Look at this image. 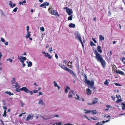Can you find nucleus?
Listing matches in <instances>:
<instances>
[{
	"label": "nucleus",
	"instance_id": "1",
	"mask_svg": "<svg viewBox=\"0 0 125 125\" xmlns=\"http://www.w3.org/2000/svg\"><path fill=\"white\" fill-rule=\"evenodd\" d=\"M94 53L95 54V58L97 61L100 62L103 68H104L106 65V62L103 59L99 53L97 51L94 50Z\"/></svg>",
	"mask_w": 125,
	"mask_h": 125
},
{
	"label": "nucleus",
	"instance_id": "2",
	"mask_svg": "<svg viewBox=\"0 0 125 125\" xmlns=\"http://www.w3.org/2000/svg\"><path fill=\"white\" fill-rule=\"evenodd\" d=\"M59 65L63 69L68 71L73 76L74 78L76 77V75L75 73L73 71L67 68L64 65L63 66L62 64H60Z\"/></svg>",
	"mask_w": 125,
	"mask_h": 125
},
{
	"label": "nucleus",
	"instance_id": "3",
	"mask_svg": "<svg viewBox=\"0 0 125 125\" xmlns=\"http://www.w3.org/2000/svg\"><path fill=\"white\" fill-rule=\"evenodd\" d=\"M16 89L17 92H20L21 91H24L27 93H30L31 95H32L33 94L32 91H29L26 87H23L20 89L16 88Z\"/></svg>",
	"mask_w": 125,
	"mask_h": 125
},
{
	"label": "nucleus",
	"instance_id": "4",
	"mask_svg": "<svg viewBox=\"0 0 125 125\" xmlns=\"http://www.w3.org/2000/svg\"><path fill=\"white\" fill-rule=\"evenodd\" d=\"M74 35L75 36V38L78 40H80L81 39L80 35L78 31H76L74 33Z\"/></svg>",
	"mask_w": 125,
	"mask_h": 125
},
{
	"label": "nucleus",
	"instance_id": "5",
	"mask_svg": "<svg viewBox=\"0 0 125 125\" xmlns=\"http://www.w3.org/2000/svg\"><path fill=\"white\" fill-rule=\"evenodd\" d=\"M110 119H109L108 120H107L105 121H103L102 122H98L95 125H102V124H101V123L103 124L105 123V122H107L110 121Z\"/></svg>",
	"mask_w": 125,
	"mask_h": 125
},
{
	"label": "nucleus",
	"instance_id": "6",
	"mask_svg": "<svg viewBox=\"0 0 125 125\" xmlns=\"http://www.w3.org/2000/svg\"><path fill=\"white\" fill-rule=\"evenodd\" d=\"M33 117V115L32 114L29 115L28 116H27V118L26 119V121H29L31 119H32Z\"/></svg>",
	"mask_w": 125,
	"mask_h": 125
},
{
	"label": "nucleus",
	"instance_id": "7",
	"mask_svg": "<svg viewBox=\"0 0 125 125\" xmlns=\"http://www.w3.org/2000/svg\"><path fill=\"white\" fill-rule=\"evenodd\" d=\"M86 83H87L88 85L91 86H92L94 85V81L93 80L91 81H90L89 80V82H87Z\"/></svg>",
	"mask_w": 125,
	"mask_h": 125
},
{
	"label": "nucleus",
	"instance_id": "8",
	"mask_svg": "<svg viewBox=\"0 0 125 125\" xmlns=\"http://www.w3.org/2000/svg\"><path fill=\"white\" fill-rule=\"evenodd\" d=\"M51 14L54 15H58L59 17L60 16L58 13L55 10H54L52 11Z\"/></svg>",
	"mask_w": 125,
	"mask_h": 125
},
{
	"label": "nucleus",
	"instance_id": "9",
	"mask_svg": "<svg viewBox=\"0 0 125 125\" xmlns=\"http://www.w3.org/2000/svg\"><path fill=\"white\" fill-rule=\"evenodd\" d=\"M115 72L117 74H120L122 75H125L124 73L121 71L116 70L115 71Z\"/></svg>",
	"mask_w": 125,
	"mask_h": 125
},
{
	"label": "nucleus",
	"instance_id": "10",
	"mask_svg": "<svg viewBox=\"0 0 125 125\" xmlns=\"http://www.w3.org/2000/svg\"><path fill=\"white\" fill-rule=\"evenodd\" d=\"M86 91L87 92V94L88 95H90L92 94L91 91L89 88L86 89Z\"/></svg>",
	"mask_w": 125,
	"mask_h": 125
},
{
	"label": "nucleus",
	"instance_id": "11",
	"mask_svg": "<svg viewBox=\"0 0 125 125\" xmlns=\"http://www.w3.org/2000/svg\"><path fill=\"white\" fill-rule=\"evenodd\" d=\"M98 99L96 97H95L94 98V100L93 101V104H97L98 103Z\"/></svg>",
	"mask_w": 125,
	"mask_h": 125
},
{
	"label": "nucleus",
	"instance_id": "12",
	"mask_svg": "<svg viewBox=\"0 0 125 125\" xmlns=\"http://www.w3.org/2000/svg\"><path fill=\"white\" fill-rule=\"evenodd\" d=\"M84 81L85 82V83L87 82H89V80H87V76H86V74H84Z\"/></svg>",
	"mask_w": 125,
	"mask_h": 125
},
{
	"label": "nucleus",
	"instance_id": "13",
	"mask_svg": "<svg viewBox=\"0 0 125 125\" xmlns=\"http://www.w3.org/2000/svg\"><path fill=\"white\" fill-rule=\"evenodd\" d=\"M97 49L98 52L101 53L102 52V51L101 49V47L100 46L98 45L97 47Z\"/></svg>",
	"mask_w": 125,
	"mask_h": 125
},
{
	"label": "nucleus",
	"instance_id": "14",
	"mask_svg": "<svg viewBox=\"0 0 125 125\" xmlns=\"http://www.w3.org/2000/svg\"><path fill=\"white\" fill-rule=\"evenodd\" d=\"M69 26L71 28H74L75 27V24L73 23H71L69 25Z\"/></svg>",
	"mask_w": 125,
	"mask_h": 125
},
{
	"label": "nucleus",
	"instance_id": "15",
	"mask_svg": "<svg viewBox=\"0 0 125 125\" xmlns=\"http://www.w3.org/2000/svg\"><path fill=\"white\" fill-rule=\"evenodd\" d=\"M39 104H40L41 105H45V103L43 102V100L41 99L38 102Z\"/></svg>",
	"mask_w": 125,
	"mask_h": 125
},
{
	"label": "nucleus",
	"instance_id": "16",
	"mask_svg": "<svg viewBox=\"0 0 125 125\" xmlns=\"http://www.w3.org/2000/svg\"><path fill=\"white\" fill-rule=\"evenodd\" d=\"M27 63H28L27 66L28 67H31L32 65V63L31 61H29V62L27 61L26 62Z\"/></svg>",
	"mask_w": 125,
	"mask_h": 125
},
{
	"label": "nucleus",
	"instance_id": "17",
	"mask_svg": "<svg viewBox=\"0 0 125 125\" xmlns=\"http://www.w3.org/2000/svg\"><path fill=\"white\" fill-rule=\"evenodd\" d=\"M5 93L9 95H13L14 94L13 93H11V92L9 91H6L5 92Z\"/></svg>",
	"mask_w": 125,
	"mask_h": 125
},
{
	"label": "nucleus",
	"instance_id": "18",
	"mask_svg": "<svg viewBox=\"0 0 125 125\" xmlns=\"http://www.w3.org/2000/svg\"><path fill=\"white\" fill-rule=\"evenodd\" d=\"M99 40L102 41V40H104V37L101 35H99Z\"/></svg>",
	"mask_w": 125,
	"mask_h": 125
},
{
	"label": "nucleus",
	"instance_id": "19",
	"mask_svg": "<svg viewBox=\"0 0 125 125\" xmlns=\"http://www.w3.org/2000/svg\"><path fill=\"white\" fill-rule=\"evenodd\" d=\"M46 57H47L48 58L51 59L52 58V57L50 56V55L48 54V53H47L45 55Z\"/></svg>",
	"mask_w": 125,
	"mask_h": 125
},
{
	"label": "nucleus",
	"instance_id": "20",
	"mask_svg": "<svg viewBox=\"0 0 125 125\" xmlns=\"http://www.w3.org/2000/svg\"><path fill=\"white\" fill-rule=\"evenodd\" d=\"M121 105H122V110H124L125 109V104L122 103Z\"/></svg>",
	"mask_w": 125,
	"mask_h": 125
},
{
	"label": "nucleus",
	"instance_id": "21",
	"mask_svg": "<svg viewBox=\"0 0 125 125\" xmlns=\"http://www.w3.org/2000/svg\"><path fill=\"white\" fill-rule=\"evenodd\" d=\"M91 112L93 115L96 114L97 113V112H96V110H94L92 111H91Z\"/></svg>",
	"mask_w": 125,
	"mask_h": 125
},
{
	"label": "nucleus",
	"instance_id": "22",
	"mask_svg": "<svg viewBox=\"0 0 125 125\" xmlns=\"http://www.w3.org/2000/svg\"><path fill=\"white\" fill-rule=\"evenodd\" d=\"M70 88L68 86H67L66 87V88L65 89V91L66 93H67L68 92L67 89L70 90Z\"/></svg>",
	"mask_w": 125,
	"mask_h": 125
},
{
	"label": "nucleus",
	"instance_id": "23",
	"mask_svg": "<svg viewBox=\"0 0 125 125\" xmlns=\"http://www.w3.org/2000/svg\"><path fill=\"white\" fill-rule=\"evenodd\" d=\"M46 3H47L46 1L44 2L43 4H41L40 6V7H44V6H46Z\"/></svg>",
	"mask_w": 125,
	"mask_h": 125
},
{
	"label": "nucleus",
	"instance_id": "24",
	"mask_svg": "<svg viewBox=\"0 0 125 125\" xmlns=\"http://www.w3.org/2000/svg\"><path fill=\"white\" fill-rule=\"evenodd\" d=\"M7 112L6 110H4L3 114H2V115L3 116L6 117L7 116L6 115Z\"/></svg>",
	"mask_w": 125,
	"mask_h": 125
},
{
	"label": "nucleus",
	"instance_id": "25",
	"mask_svg": "<svg viewBox=\"0 0 125 125\" xmlns=\"http://www.w3.org/2000/svg\"><path fill=\"white\" fill-rule=\"evenodd\" d=\"M90 45L91 46H96V44H94L92 41H90Z\"/></svg>",
	"mask_w": 125,
	"mask_h": 125
},
{
	"label": "nucleus",
	"instance_id": "26",
	"mask_svg": "<svg viewBox=\"0 0 125 125\" xmlns=\"http://www.w3.org/2000/svg\"><path fill=\"white\" fill-rule=\"evenodd\" d=\"M30 33V32H29L27 34L26 36V38H29L31 36V34L29 33Z\"/></svg>",
	"mask_w": 125,
	"mask_h": 125
},
{
	"label": "nucleus",
	"instance_id": "27",
	"mask_svg": "<svg viewBox=\"0 0 125 125\" xmlns=\"http://www.w3.org/2000/svg\"><path fill=\"white\" fill-rule=\"evenodd\" d=\"M109 83V82H108V80H106L104 82V84L106 85H108Z\"/></svg>",
	"mask_w": 125,
	"mask_h": 125
},
{
	"label": "nucleus",
	"instance_id": "28",
	"mask_svg": "<svg viewBox=\"0 0 125 125\" xmlns=\"http://www.w3.org/2000/svg\"><path fill=\"white\" fill-rule=\"evenodd\" d=\"M73 19V17L72 15H71L69 16L68 19V20L71 21Z\"/></svg>",
	"mask_w": 125,
	"mask_h": 125
},
{
	"label": "nucleus",
	"instance_id": "29",
	"mask_svg": "<svg viewBox=\"0 0 125 125\" xmlns=\"http://www.w3.org/2000/svg\"><path fill=\"white\" fill-rule=\"evenodd\" d=\"M15 82V78H12V80L11 81V83L12 84H13Z\"/></svg>",
	"mask_w": 125,
	"mask_h": 125
},
{
	"label": "nucleus",
	"instance_id": "30",
	"mask_svg": "<svg viewBox=\"0 0 125 125\" xmlns=\"http://www.w3.org/2000/svg\"><path fill=\"white\" fill-rule=\"evenodd\" d=\"M68 10H69V12L68 13V15H70L72 13V11L71 10V9H68Z\"/></svg>",
	"mask_w": 125,
	"mask_h": 125
},
{
	"label": "nucleus",
	"instance_id": "31",
	"mask_svg": "<svg viewBox=\"0 0 125 125\" xmlns=\"http://www.w3.org/2000/svg\"><path fill=\"white\" fill-rule=\"evenodd\" d=\"M84 111H87L86 112H85V114H88L89 113H90L91 112V110H86L85 109L84 110Z\"/></svg>",
	"mask_w": 125,
	"mask_h": 125
},
{
	"label": "nucleus",
	"instance_id": "32",
	"mask_svg": "<svg viewBox=\"0 0 125 125\" xmlns=\"http://www.w3.org/2000/svg\"><path fill=\"white\" fill-rule=\"evenodd\" d=\"M15 86L16 87H20V85H19L17 83V82H16L15 83Z\"/></svg>",
	"mask_w": 125,
	"mask_h": 125
},
{
	"label": "nucleus",
	"instance_id": "33",
	"mask_svg": "<svg viewBox=\"0 0 125 125\" xmlns=\"http://www.w3.org/2000/svg\"><path fill=\"white\" fill-rule=\"evenodd\" d=\"M40 30L42 31H44V28L43 27H42L40 28Z\"/></svg>",
	"mask_w": 125,
	"mask_h": 125
},
{
	"label": "nucleus",
	"instance_id": "34",
	"mask_svg": "<svg viewBox=\"0 0 125 125\" xmlns=\"http://www.w3.org/2000/svg\"><path fill=\"white\" fill-rule=\"evenodd\" d=\"M76 96L77 97H75V98L77 100H78L79 99V96L77 94L76 95Z\"/></svg>",
	"mask_w": 125,
	"mask_h": 125
},
{
	"label": "nucleus",
	"instance_id": "35",
	"mask_svg": "<svg viewBox=\"0 0 125 125\" xmlns=\"http://www.w3.org/2000/svg\"><path fill=\"white\" fill-rule=\"evenodd\" d=\"M90 118L94 120H97V118L96 117H94V118L91 117Z\"/></svg>",
	"mask_w": 125,
	"mask_h": 125
},
{
	"label": "nucleus",
	"instance_id": "36",
	"mask_svg": "<svg viewBox=\"0 0 125 125\" xmlns=\"http://www.w3.org/2000/svg\"><path fill=\"white\" fill-rule=\"evenodd\" d=\"M121 99H118V100H117L116 101V102L117 103H119V102H121Z\"/></svg>",
	"mask_w": 125,
	"mask_h": 125
},
{
	"label": "nucleus",
	"instance_id": "37",
	"mask_svg": "<svg viewBox=\"0 0 125 125\" xmlns=\"http://www.w3.org/2000/svg\"><path fill=\"white\" fill-rule=\"evenodd\" d=\"M53 83H54V85L55 87H56L58 85L57 83L55 81L53 82Z\"/></svg>",
	"mask_w": 125,
	"mask_h": 125
},
{
	"label": "nucleus",
	"instance_id": "38",
	"mask_svg": "<svg viewBox=\"0 0 125 125\" xmlns=\"http://www.w3.org/2000/svg\"><path fill=\"white\" fill-rule=\"evenodd\" d=\"M114 83V84H115L116 86H121V85L120 84L118 83Z\"/></svg>",
	"mask_w": 125,
	"mask_h": 125
},
{
	"label": "nucleus",
	"instance_id": "39",
	"mask_svg": "<svg viewBox=\"0 0 125 125\" xmlns=\"http://www.w3.org/2000/svg\"><path fill=\"white\" fill-rule=\"evenodd\" d=\"M7 61H9L10 62H12L13 60L12 59H11L10 58H9V59H7Z\"/></svg>",
	"mask_w": 125,
	"mask_h": 125
},
{
	"label": "nucleus",
	"instance_id": "40",
	"mask_svg": "<svg viewBox=\"0 0 125 125\" xmlns=\"http://www.w3.org/2000/svg\"><path fill=\"white\" fill-rule=\"evenodd\" d=\"M92 39L95 43H96L97 42L96 40L94 38H92Z\"/></svg>",
	"mask_w": 125,
	"mask_h": 125
},
{
	"label": "nucleus",
	"instance_id": "41",
	"mask_svg": "<svg viewBox=\"0 0 125 125\" xmlns=\"http://www.w3.org/2000/svg\"><path fill=\"white\" fill-rule=\"evenodd\" d=\"M38 91V90H34L32 92H33L34 93H37Z\"/></svg>",
	"mask_w": 125,
	"mask_h": 125
},
{
	"label": "nucleus",
	"instance_id": "42",
	"mask_svg": "<svg viewBox=\"0 0 125 125\" xmlns=\"http://www.w3.org/2000/svg\"><path fill=\"white\" fill-rule=\"evenodd\" d=\"M17 9L18 8L17 7H16L13 10V11L14 12H16L17 11Z\"/></svg>",
	"mask_w": 125,
	"mask_h": 125
},
{
	"label": "nucleus",
	"instance_id": "43",
	"mask_svg": "<svg viewBox=\"0 0 125 125\" xmlns=\"http://www.w3.org/2000/svg\"><path fill=\"white\" fill-rule=\"evenodd\" d=\"M80 41V42L82 44V47L83 48L84 47V45H83V43L82 41V40H81V39L80 40H79Z\"/></svg>",
	"mask_w": 125,
	"mask_h": 125
},
{
	"label": "nucleus",
	"instance_id": "44",
	"mask_svg": "<svg viewBox=\"0 0 125 125\" xmlns=\"http://www.w3.org/2000/svg\"><path fill=\"white\" fill-rule=\"evenodd\" d=\"M69 93H72L74 95V91L72 90H70L69 92Z\"/></svg>",
	"mask_w": 125,
	"mask_h": 125
},
{
	"label": "nucleus",
	"instance_id": "45",
	"mask_svg": "<svg viewBox=\"0 0 125 125\" xmlns=\"http://www.w3.org/2000/svg\"><path fill=\"white\" fill-rule=\"evenodd\" d=\"M49 51L51 53L52 52V48L51 47V48H49Z\"/></svg>",
	"mask_w": 125,
	"mask_h": 125
},
{
	"label": "nucleus",
	"instance_id": "46",
	"mask_svg": "<svg viewBox=\"0 0 125 125\" xmlns=\"http://www.w3.org/2000/svg\"><path fill=\"white\" fill-rule=\"evenodd\" d=\"M22 60H24V61L26 60L27 59L26 58V57H22Z\"/></svg>",
	"mask_w": 125,
	"mask_h": 125
},
{
	"label": "nucleus",
	"instance_id": "47",
	"mask_svg": "<svg viewBox=\"0 0 125 125\" xmlns=\"http://www.w3.org/2000/svg\"><path fill=\"white\" fill-rule=\"evenodd\" d=\"M116 97L118 99H119V98H121V96L120 95H116Z\"/></svg>",
	"mask_w": 125,
	"mask_h": 125
},
{
	"label": "nucleus",
	"instance_id": "48",
	"mask_svg": "<svg viewBox=\"0 0 125 125\" xmlns=\"http://www.w3.org/2000/svg\"><path fill=\"white\" fill-rule=\"evenodd\" d=\"M39 94L38 95L39 96L40 95H43L42 93L41 92H39Z\"/></svg>",
	"mask_w": 125,
	"mask_h": 125
},
{
	"label": "nucleus",
	"instance_id": "49",
	"mask_svg": "<svg viewBox=\"0 0 125 125\" xmlns=\"http://www.w3.org/2000/svg\"><path fill=\"white\" fill-rule=\"evenodd\" d=\"M10 3H9V4L10 5V6H11V8H12V3L11 2V1H10Z\"/></svg>",
	"mask_w": 125,
	"mask_h": 125
},
{
	"label": "nucleus",
	"instance_id": "50",
	"mask_svg": "<svg viewBox=\"0 0 125 125\" xmlns=\"http://www.w3.org/2000/svg\"><path fill=\"white\" fill-rule=\"evenodd\" d=\"M26 28L27 32H28V31L29 29V26H28Z\"/></svg>",
	"mask_w": 125,
	"mask_h": 125
},
{
	"label": "nucleus",
	"instance_id": "51",
	"mask_svg": "<svg viewBox=\"0 0 125 125\" xmlns=\"http://www.w3.org/2000/svg\"><path fill=\"white\" fill-rule=\"evenodd\" d=\"M111 97L112 98V99L114 101H115V98L114 96H112Z\"/></svg>",
	"mask_w": 125,
	"mask_h": 125
},
{
	"label": "nucleus",
	"instance_id": "52",
	"mask_svg": "<svg viewBox=\"0 0 125 125\" xmlns=\"http://www.w3.org/2000/svg\"><path fill=\"white\" fill-rule=\"evenodd\" d=\"M1 40L2 42H4L5 41V40L3 39L2 37L1 38Z\"/></svg>",
	"mask_w": 125,
	"mask_h": 125
},
{
	"label": "nucleus",
	"instance_id": "53",
	"mask_svg": "<svg viewBox=\"0 0 125 125\" xmlns=\"http://www.w3.org/2000/svg\"><path fill=\"white\" fill-rule=\"evenodd\" d=\"M21 106L22 107H23V105L25 104H23L22 102H21Z\"/></svg>",
	"mask_w": 125,
	"mask_h": 125
},
{
	"label": "nucleus",
	"instance_id": "54",
	"mask_svg": "<svg viewBox=\"0 0 125 125\" xmlns=\"http://www.w3.org/2000/svg\"><path fill=\"white\" fill-rule=\"evenodd\" d=\"M87 104L88 105H92L94 104H93V102L92 103H87Z\"/></svg>",
	"mask_w": 125,
	"mask_h": 125
},
{
	"label": "nucleus",
	"instance_id": "55",
	"mask_svg": "<svg viewBox=\"0 0 125 125\" xmlns=\"http://www.w3.org/2000/svg\"><path fill=\"white\" fill-rule=\"evenodd\" d=\"M3 109L4 110H6L7 109V107L5 106H3Z\"/></svg>",
	"mask_w": 125,
	"mask_h": 125
},
{
	"label": "nucleus",
	"instance_id": "56",
	"mask_svg": "<svg viewBox=\"0 0 125 125\" xmlns=\"http://www.w3.org/2000/svg\"><path fill=\"white\" fill-rule=\"evenodd\" d=\"M76 66L77 67L78 69H79V67L78 63L77 64H76Z\"/></svg>",
	"mask_w": 125,
	"mask_h": 125
},
{
	"label": "nucleus",
	"instance_id": "57",
	"mask_svg": "<svg viewBox=\"0 0 125 125\" xmlns=\"http://www.w3.org/2000/svg\"><path fill=\"white\" fill-rule=\"evenodd\" d=\"M62 123L61 122H59L56 124V125H61Z\"/></svg>",
	"mask_w": 125,
	"mask_h": 125
},
{
	"label": "nucleus",
	"instance_id": "58",
	"mask_svg": "<svg viewBox=\"0 0 125 125\" xmlns=\"http://www.w3.org/2000/svg\"><path fill=\"white\" fill-rule=\"evenodd\" d=\"M64 125H72V124H70V123H68L67 124H65Z\"/></svg>",
	"mask_w": 125,
	"mask_h": 125
},
{
	"label": "nucleus",
	"instance_id": "59",
	"mask_svg": "<svg viewBox=\"0 0 125 125\" xmlns=\"http://www.w3.org/2000/svg\"><path fill=\"white\" fill-rule=\"evenodd\" d=\"M106 107L109 109V108L111 107V106L110 105H106Z\"/></svg>",
	"mask_w": 125,
	"mask_h": 125
},
{
	"label": "nucleus",
	"instance_id": "60",
	"mask_svg": "<svg viewBox=\"0 0 125 125\" xmlns=\"http://www.w3.org/2000/svg\"><path fill=\"white\" fill-rule=\"evenodd\" d=\"M108 15L109 16H110L111 15V12L110 11H109L108 12Z\"/></svg>",
	"mask_w": 125,
	"mask_h": 125
},
{
	"label": "nucleus",
	"instance_id": "61",
	"mask_svg": "<svg viewBox=\"0 0 125 125\" xmlns=\"http://www.w3.org/2000/svg\"><path fill=\"white\" fill-rule=\"evenodd\" d=\"M49 3L48 2H47V3H46V5L47 6H48L49 5Z\"/></svg>",
	"mask_w": 125,
	"mask_h": 125
},
{
	"label": "nucleus",
	"instance_id": "62",
	"mask_svg": "<svg viewBox=\"0 0 125 125\" xmlns=\"http://www.w3.org/2000/svg\"><path fill=\"white\" fill-rule=\"evenodd\" d=\"M20 61L22 63H24V60H21Z\"/></svg>",
	"mask_w": 125,
	"mask_h": 125
},
{
	"label": "nucleus",
	"instance_id": "63",
	"mask_svg": "<svg viewBox=\"0 0 125 125\" xmlns=\"http://www.w3.org/2000/svg\"><path fill=\"white\" fill-rule=\"evenodd\" d=\"M55 58L57 59L58 58V56L56 53L55 54Z\"/></svg>",
	"mask_w": 125,
	"mask_h": 125
},
{
	"label": "nucleus",
	"instance_id": "64",
	"mask_svg": "<svg viewBox=\"0 0 125 125\" xmlns=\"http://www.w3.org/2000/svg\"><path fill=\"white\" fill-rule=\"evenodd\" d=\"M72 96L73 95L71 94H69L68 95V97H72Z\"/></svg>",
	"mask_w": 125,
	"mask_h": 125
}]
</instances>
